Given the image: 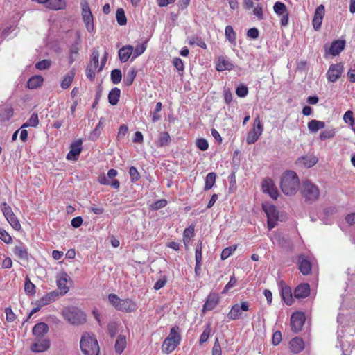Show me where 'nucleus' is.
<instances>
[{"mask_svg": "<svg viewBox=\"0 0 355 355\" xmlns=\"http://www.w3.org/2000/svg\"><path fill=\"white\" fill-rule=\"evenodd\" d=\"M299 184L300 180L296 173L287 171L281 178L280 187L285 195L292 196L298 190Z\"/></svg>", "mask_w": 355, "mask_h": 355, "instance_id": "1", "label": "nucleus"}, {"mask_svg": "<svg viewBox=\"0 0 355 355\" xmlns=\"http://www.w3.org/2000/svg\"><path fill=\"white\" fill-rule=\"evenodd\" d=\"M80 347L84 355H99V345L95 336L92 334H83Z\"/></svg>", "mask_w": 355, "mask_h": 355, "instance_id": "2", "label": "nucleus"}, {"mask_svg": "<svg viewBox=\"0 0 355 355\" xmlns=\"http://www.w3.org/2000/svg\"><path fill=\"white\" fill-rule=\"evenodd\" d=\"M108 300L117 310L124 312H133L137 309V304L130 299H120L116 294H110Z\"/></svg>", "mask_w": 355, "mask_h": 355, "instance_id": "3", "label": "nucleus"}, {"mask_svg": "<svg viewBox=\"0 0 355 355\" xmlns=\"http://www.w3.org/2000/svg\"><path fill=\"white\" fill-rule=\"evenodd\" d=\"M301 193L305 201L312 203L319 198L320 189L311 181L305 180L302 184Z\"/></svg>", "mask_w": 355, "mask_h": 355, "instance_id": "4", "label": "nucleus"}, {"mask_svg": "<svg viewBox=\"0 0 355 355\" xmlns=\"http://www.w3.org/2000/svg\"><path fill=\"white\" fill-rule=\"evenodd\" d=\"M181 336L179 328L175 327L171 329L168 336L165 338L162 344V351L165 353H171L180 344Z\"/></svg>", "mask_w": 355, "mask_h": 355, "instance_id": "5", "label": "nucleus"}, {"mask_svg": "<svg viewBox=\"0 0 355 355\" xmlns=\"http://www.w3.org/2000/svg\"><path fill=\"white\" fill-rule=\"evenodd\" d=\"M64 318L72 324H80L85 322V315L76 307L66 308L62 311Z\"/></svg>", "mask_w": 355, "mask_h": 355, "instance_id": "6", "label": "nucleus"}, {"mask_svg": "<svg viewBox=\"0 0 355 355\" xmlns=\"http://www.w3.org/2000/svg\"><path fill=\"white\" fill-rule=\"evenodd\" d=\"M263 131V125L260 120L259 115L254 119L252 128L249 131L246 137L248 144H254L261 135Z\"/></svg>", "mask_w": 355, "mask_h": 355, "instance_id": "7", "label": "nucleus"}, {"mask_svg": "<svg viewBox=\"0 0 355 355\" xmlns=\"http://www.w3.org/2000/svg\"><path fill=\"white\" fill-rule=\"evenodd\" d=\"M81 15L85 24L86 29L89 32L94 31V18L87 0H80Z\"/></svg>", "mask_w": 355, "mask_h": 355, "instance_id": "8", "label": "nucleus"}, {"mask_svg": "<svg viewBox=\"0 0 355 355\" xmlns=\"http://www.w3.org/2000/svg\"><path fill=\"white\" fill-rule=\"evenodd\" d=\"M81 15L85 24L86 29L89 32L94 31V18L87 0H80Z\"/></svg>", "mask_w": 355, "mask_h": 355, "instance_id": "9", "label": "nucleus"}, {"mask_svg": "<svg viewBox=\"0 0 355 355\" xmlns=\"http://www.w3.org/2000/svg\"><path fill=\"white\" fill-rule=\"evenodd\" d=\"M72 280L68 274L62 271L56 276V284L60 291L59 295H64L67 294L70 288Z\"/></svg>", "mask_w": 355, "mask_h": 355, "instance_id": "10", "label": "nucleus"}, {"mask_svg": "<svg viewBox=\"0 0 355 355\" xmlns=\"http://www.w3.org/2000/svg\"><path fill=\"white\" fill-rule=\"evenodd\" d=\"M338 339L339 340L340 347L343 351V355H349L352 349L355 347V340L352 335L338 334Z\"/></svg>", "mask_w": 355, "mask_h": 355, "instance_id": "11", "label": "nucleus"}, {"mask_svg": "<svg viewBox=\"0 0 355 355\" xmlns=\"http://www.w3.org/2000/svg\"><path fill=\"white\" fill-rule=\"evenodd\" d=\"M250 309V305L248 302H242L241 304H236L233 305L227 314V318L230 320H236L242 317L243 311H248Z\"/></svg>", "mask_w": 355, "mask_h": 355, "instance_id": "12", "label": "nucleus"}, {"mask_svg": "<svg viewBox=\"0 0 355 355\" xmlns=\"http://www.w3.org/2000/svg\"><path fill=\"white\" fill-rule=\"evenodd\" d=\"M263 209L267 215L268 228L270 230L275 227L278 220V211L274 205H263Z\"/></svg>", "mask_w": 355, "mask_h": 355, "instance_id": "13", "label": "nucleus"}, {"mask_svg": "<svg viewBox=\"0 0 355 355\" xmlns=\"http://www.w3.org/2000/svg\"><path fill=\"white\" fill-rule=\"evenodd\" d=\"M343 71L344 66L342 63L331 64L327 72V78L328 81L335 83L339 79Z\"/></svg>", "mask_w": 355, "mask_h": 355, "instance_id": "14", "label": "nucleus"}, {"mask_svg": "<svg viewBox=\"0 0 355 355\" xmlns=\"http://www.w3.org/2000/svg\"><path fill=\"white\" fill-rule=\"evenodd\" d=\"M50 347V340L46 338H36L31 344L30 349L35 353H40L48 350Z\"/></svg>", "mask_w": 355, "mask_h": 355, "instance_id": "15", "label": "nucleus"}, {"mask_svg": "<svg viewBox=\"0 0 355 355\" xmlns=\"http://www.w3.org/2000/svg\"><path fill=\"white\" fill-rule=\"evenodd\" d=\"M305 322V316L302 312H295L291 317V326L294 332L301 331Z\"/></svg>", "mask_w": 355, "mask_h": 355, "instance_id": "16", "label": "nucleus"}, {"mask_svg": "<svg viewBox=\"0 0 355 355\" xmlns=\"http://www.w3.org/2000/svg\"><path fill=\"white\" fill-rule=\"evenodd\" d=\"M262 189L264 193H268L273 199H277L279 196L278 190L274 182L270 178H266L263 181Z\"/></svg>", "mask_w": 355, "mask_h": 355, "instance_id": "17", "label": "nucleus"}, {"mask_svg": "<svg viewBox=\"0 0 355 355\" xmlns=\"http://www.w3.org/2000/svg\"><path fill=\"white\" fill-rule=\"evenodd\" d=\"M82 150V140L77 139L74 141L70 146V150L67 155L68 160L76 161Z\"/></svg>", "mask_w": 355, "mask_h": 355, "instance_id": "18", "label": "nucleus"}, {"mask_svg": "<svg viewBox=\"0 0 355 355\" xmlns=\"http://www.w3.org/2000/svg\"><path fill=\"white\" fill-rule=\"evenodd\" d=\"M324 15V6L320 5L317 7L314 17L312 21V24L315 30L318 31L320 28L321 24Z\"/></svg>", "mask_w": 355, "mask_h": 355, "instance_id": "19", "label": "nucleus"}, {"mask_svg": "<svg viewBox=\"0 0 355 355\" xmlns=\"http://www.w3.org/2000/svg\"><path fill=\"white\" fill-rule=\"evenodd\" d=\"M318 161V159L314 155H306L300 157L297 161V164L303 168H311Z\"/></svg>", "mask_w": 355, "mask_h": 355, "instance_id": "20", "label": "nucleus"}, {"mask_svg": "<svg viewBox=\"0 0 355 355\" xmlns=\"http://www.w3.org/2000/svg\"><path fill=\"white\" fill-rule=\"evenodd\" d=\"M234 67L233 63L228 58L220 56L217 60L216 69L218 71H230L233 69Z\"/></svg>", "mask_w": 355, "mask_h": 355, "instance_id": "21", "label": "nucleus"}, {"mask_svg": "<svg viewBox=\"0 0 355 355\" xmlns=\"http://www.w3.org/2000/svg\"><path fill=\"white\" fill-rule=\"evenodd\" d=\"M279 286L282 300L287 305H291L293 303V295L291 288L284 285L282 282H280Z\"/></svg>", "mask_w": 355, "mask_h": 355, "instance_id": "22", "label": "nucleus"}, {"mask_svg": "<svg viewBox=\"0 0 355 355\" xmlns=\"http://www.w3.org/2000/svg\"><path fill=\"white\" fill-rule=\"evenodd\" d=\"M58 291H52L42 297L38 301L37 304L40 306H43L55 301L59 297Z\"/></svg>", "mask_w": 355, "mask_h": 355, "instance_id": "23", "label": "nucleus"}, {"mask_svg": "<svg viewBox=\"0 0 355 355\" xmlns=\"http://www.w3.org/2000/svg\"><path fill=\"white\" fill-rule=\"evenodd\" d=\"M299 269L304 275H309L311 271V262L304 255L299 257Z\"/></svg>", "mask_w": 355, "mask_h": 355, "instance_id": "24", "label": "nucleus"}, {"mask_svg": "<svg viewBox=\"0 0 355 355\" xmlns=\"http://www.w3.org/2000/svg\"><path fill=\"white\" fill-rule=\"evenodd\" d=\"M218 295L216 293H211L209 295L205 304L203 305V311L214 309L218 303Z\"/></svg>", "mask_w": 355, "mask_h": 355, "instance_id": "25", "label": "nucleus"}, {"mask_svg": "<svg viewBox=\"0 0 355 355\" xmlns=\"http://www.w3.org/2000/svg\"><path fill=\"white\" fill-rule=\"evenodd\" d=\"M345 46V41L341 40H334L329 48V53L333 56L338 55Z\"/></svg>", "mask_w": 355, "mask_h": 355, "instance_id": "26", "label": "nucleus"}, {"mask_svg": "<svg viewBox=\"0 0 355 355\" xmlns=\"http://www.w3.org/2000/svg\"><path fill=\"white\" fill-rule=\"evenodd\" d=\"M133 47L131 45H126L119 50V58L122 62H125L132 55Z\"/></svg>", "mask_w": 355, "mask_h": 355, "instance_id": "27", "label": "nucleus"}, {"mask_svg": "<svg viewBox=\"0 0 355 355\" xmlns=\"http://www.w3.org/2000/svg\"><path fill=\"white\" fill-rule=\"evenodd\" d=\"M304 348V341L299 337L293 338L290 342V349L293 353L297 354L302 352Z\"/></svg>", "mask_w": 355, "mask_h": 355, "instance_id": "28", "label": "nucleus"}, {"mask_svg": "<svg viewBox=\"0 0 355 355\" xmlns=\"http://www.w3.org/2000/svg\"><path fill=\"white\" fill-rule=\"evenodd\" d=\"M48 325L44 322H40L34 326L33 334L36 338H44V336L48 333Z\"/></svg>", "mask_w": 355, "mask_h": 355, "instance_id": "29", "label": "nucleus"}, {"mask_svg": "<svg viewBox=\"0 0 355 355\" xmlns=\"http://www.w3.org/2000/svg\"><path fill=\"white\" fill-rule=\"evenodd\" d=\"M310 293V287L308 284L299 285L294 291V295L296 298H304Z\"/></svg>", "mask_w": 355, "mask_h": 355, "instance_id": "30", "label": "nucleus"}, {"mask_svg": "<svg viewBox=\"0 0 355 355\" xmlns=\"http://www.w3.org/2000/svg\"><path fill=\"white\" fill-rule=\"evenodd\" d=\"M45 7L53 10H62L66 7L64 0H49Z\"/></svg>", "mask_w": 355, "mask_h": 355, "instance_id": "31", "label": "nucleus"}, {"mask_svg": "<svg viewBox=\"0 0 355 355\" xmlns=\"http://www.w3.org/2000/svg\"><path fill=\"white\" fill-rule=\"evenodd\" d=\"M126 337L124 335L118 336L114 345L115 352L117 354H121L126 347Z\"/></svg>", "mask_w": 355, "mask_h": 355, "instance_id": "32", "label": "nucleus"}, {"mask_svg": "<svg viewBox=\"0 0 355 355\" xmlns=\"http://www.w3.org/2000/svg\"><path fill=\"white\" fill-rule=\"evenodd\" d=\"M343 119L345 123L349 125L350 128L355 134V118L354 117L353 112L352 110L345 112Z\"/></svg>", "mask_w": 355, "mask_h": 355, "instance_id": "33", "label": "nucleus"}, {"mask_svg": "<svg viewBox=\"0 0 355 355\" xmlns=\"http://www.w3.org/2000/svg\"><path fill=\"white\" fill-rule=\"evenodd\" d=\"M307 126L311 132L315 133L320 129L324 128L325 123L323 121L313 119L308 123Z\"/></svg>", "mask_w": 355, "mask_h": 355, "instance_id": "34", "label": "nucleus"}, {"mask_svg": "<svg viewBox=\"0 0 355 355\" xmlns=\"http://www.w3.org/2000/svg\"><path fill=\"white\" fill-rule=\"evenodd\" d=\"M75 76V71L73 69L69 71L63 78L61 82V87L66 89L69 87L73 80Z\"/></svg>", "mask_w": 355, "mask_h": 355, "instance_id": "35", "label": "nucleus"}, {"mask_svg": "<svg viewBox=\"0 0 355 355\" xmlns=\"http://www.w3.org/2000/svg\"><path fill=\"white\" fill-rule=\"evenodd\" d=\"M120 95H121V90L119 88L115 87V88L112 89L108 94L109 103L112 105H116L119 102Z\"/></svg>", "mask_w": 355, "mask_h": 355, "instance_id": "36", "label": "nucleus"}, {"mask_svg": "<svg viewBox=\"0 0 355 355\" xmlns=\"http://www.w3.org/2000/svg\"><path fill=\"white\" fill-rule=\"evenodd\" d=\"M14 253L17 257L21 259H26L28 255L27 248L22 243L15 247Z\"/></svg>", "mask_w": 355, "mask_h": 355, "instance_id": "37", "label": "nucleus"}, {"mask_svg": "<svg viewBox=\"0 0 355 355\" xmlns=\"http://www.w3.org/2000/svg\"><path fill=\"white\" fill-rule=\"evenodd\" d=\"M43 81L44 79L42 76H34L28 80V87L29 89H36L42 85Z\"/></svg>", "mask_w": 355, "mask_h": 355, "instance_id": "38", "label": "nucleus"}, {"mask_svg": "<svg viewBox=\"0 0 355 355\" xmlns=\"http://www.w3.org/2000/svg\"><path fill=\"white\" fill-rule=\"evenodd\" d=\"M225 35L227 40L232 44H236V33L232 26H227L225 29Z\"/></svg>", "mask_w": 355, "mask_h": 355, "instance_id": "39", "label": "nucleus"}, {"mask_svg": "<svg viewBox=\"0 0 355 355\" xmlns=\"http://www.w3.org/2000/svg\"><path fill=\"white\" fill-rule=\"evenodd\" d=\"M336 133V130L334 128H326L324 130L322 131L320 134V139L321 140H326L328 139L333 138Z\"/></svg>", "mask_w": 355, "mask_h": 355, "instance_id": "40", "label": "nucleus"}, {"mask_svg": "<svg viewBox=\"0 0 355 355\" xmlns=\"http://www.w3.org/2000/svg\"><path fill=\"white\" fill-rule=\"evenodd\" d=\"M194 236V226L191 225L186 228L183 232V241L185 245H187L191 239Z\"/></svg>", "mask_w": 355, "mask_h": 355, "instance_id": "41", "label": "nucleus"}, {"mask_svg": "<svg viewBox=\"0 0 355 355\" xmlns=\"http://www.w3.org/2000/svg\"><path fill=\"white\" fill-rule=\"evenodd\" d=\"M78 44V43H76L70 47L69 56V62L70 64L76 60L79 51Z\"/></svg>", "mask_w": 355, "mask_h": 355, "instance_id": "42", "label": "nucleus"}, {"mask_svg": "<svg viewBox=\"0 0 355 355\" xmlns=\"http://www.w3.org/2000/svg\"><path fill=\"white\" fill-rule=\"evenodd\" d=\"M216 175L215 173H209L205 179V190H209L210 189L216 182Z\"/></svg>", "mask_w": 355, "mask_h": 355, "instance_id": "43", "label": "nucleus"}, {"mask_svg": "<svg viewBox=\"0 0 355 355\" xmlns=\"http://www.w3.org/2000/svg\"><path fill=\"white\" fill-rule=\"evenodd\" d=\"M273 10L275 14L278 16L282 15L288 11L285 4L280 1H277L274 4Z\"/></svg>", "mask_w": 355, "mask_h": 355, "instance_id": "44", "label": "nucleus"}, {"mask_svg": "<svg viewBox=\"0 0 355 355\" xmlns=\"http://www.w3.org/2000/svg\"><path fill=\"white\" fill-rule=\"evenodd\" d=\"M146 47L147 46L146 42L137 45L135 49H133L132 59H135L136 58L143 54V53L146 51Z\"/></svg>", "mask_w": 355, "mask_h": 355, "instance_id": "45", "label": "nucleus"}, {"mask_svg": "<svg viewBox=\"0 0 355 355\" xmlns=\"http://www.w3.org/2000/svg\"><path fill=\"white\" fill-rule=\"evenodd\" d=\"M171 141V137L167 132H161L158 138V144L160 146H167Z\"/></svg>", "mask_w": 355, "mask_h": 355, "instance_id": "46", "label": "nucleus"}, {"mask_svg": "<svg viewBox=\"0 0 355 355\" xmlns=\"http://www.w3.org/2000/svg\"><path fill=\"white\" fill-rule=\"evenodd\" d=\"M210 334H211V325L209 323L206 325L205 329H204L203 332L200 335V337L199 339L200 345H202L204 343L207 342L210 336Z\"/></svg>", "mask_w": 355, "mask_h": 355, "instance_id": "47", "label": "nucleus"}, {"mask_svg": "<svg viewBox=\"0 0 355 355\" xmlns=\"http://www.w3.org/2000/svg\"><path fill=\"white\" fill-rule=\"evenodd\" d=\"M24 291L26 294L32 295L35 293V286L31 282L28 277H26L24 283Z\"/></svg>", "mask_w": 355, "mask_h": 355, "instance_id": "48", "label": "nucleus"}, {"mask_svg": "<svg viewBox=\"0 0 355 355\" xmlns=\"http://www.w3.org/2000/svg\"><path fill=\"white\" fill-rule=\"evenodd\" d=\"M137 75V71L135 69H130L124 78V83L130 86L133 83Z\"/></svg>", "mask_w": 355, "mask_h": 355, "instance_id": "49", "label": "nucleus"}, {"mask_svg": "<svg viewBox=\"0 0 355 355\" xmlns=\"http://www.w3.org/2000/svg\"><path fill=\"white\" fill-rule=\"evenodd\" d=\"M116 18L119 25H125L127 22V19L125 15V12L122 8H119L116 12Z\"/></svg>", "mask_w": 355, "mask_h": 355, "instance_id": "50", "label": "nucleus"}, {"mask_svg": "<svg viewBox=\"0 0 355 355\" xmlns=\"http://www.w3.org/2000/svg\"><path fill=\"white\" fill-rule=\"evenodd\" d=\"M6 220L15 230H19L21 229L20 223L15 214L10 216L7 217Z\"/></svg>", "mask_w": 355, "mask_h": 355, "instance_id": "51", "label": "nucleus"}, {"mask_svg": "<svg viewBox=\"0 0 355 355\" xmlns=\"http://www.w3.org/2000/svg\"><path fill=\"white\" fill-rule=\"evenodd\" d=\"M202 242L201 241H198L196 246V252H195V259L196 262H201L202 261Z\"/></svg>", "mask_w": 355, "mask_h": 355, "instance_id": "52", "label": "nucleus"}, {"mask_svg": "<svg viewBox=\"0 0 355 355\" xmlns=\"http://www.w3.org/2000/svg\"><path fill=\"white\" fill-rule=\"evenodd\" d=\"M122 78L120 69H114L111 72V80L114 84H118L121 82Z\"/></svg>", "mask_w": 355, "mask_h": 355, "instance_id": "53", "label": "nucleus"}, {"mask_svg": "<svg viewBox=\"0 0 355 355\" xmlns=\"http://www.w3.org/2000/svg\"><path fill=\"white\" fill-rule=\"evenodd\" d=\"M236 245H232L223 249L220 255L221 259L225 260L227 259L236 250Z\"/></svg>", "mask_w": 355, "mask_h": 355, "instance_id": "54", "label": "nucleus"}, {"mask_svg": "<svg viewBox=\"0 0 355 355\" xmlns=\"http://www.w3.org/2000/svg\"><path fill=\"white\" fill-rule=\"evenodd\" d=\"M0 239L6 244H10L12 242L11 236L4 230L0 227Z\"/></svg>", "mask_w": 355, "mask_h": 355, "instance_id": "55", "label": "nucleus"}, {"mask_svg": "<svg viewBox=\"0 0 355 355\" xmlns=\"http://www.w3.org/2000/svg\"><path fill=\"white\" fill-rule=\"evenodd\" d=\"M196 145L200 150L202 151L207 150L209 148L208 141L204 138L196 139Z\"/></svg>", "mask_w": 355, "mask_h": 355, "instance_id": "56", "label": "nucleus"}, {"mask_svg": "<svg viewBox=\"0 0 355 355\" xmlns=\"http://www.w3.org/2000/svg\"><path fill=\"white\" fill-rule=\"evenodd\" d=\"M1 208L6 218L14 214L11 207L6 202H3L1 205Z\"/></svg>", "mask_w": 355, "mask_h": 355, "instance_id": "57", "label": "nucleus"}, {"mask_svg": "<svg viewBox=\"0 0 355 355\" xmlns=\"http://www.w3.org/2000/svg\"><path fill=\"white\" fill-rule=\"evenodd\" d=\"M99 53L98 51L94 50L92 53V60L89 65H92L94 68H98Z\"/></svg>", "mask_w": 355, "mask_h": 355, "instance_id": "58", "label": "nucleus"}, {"mask_svg": "<svg viewBox=\"0 0 355 355\" xmlns=\"http://www.w3.org/2000/svg\"><path fill=\"white\" fill-rule=\"evenodd\" d=\"M248 93V89L245 85H239L236 89V94L239 97L243 98L247 96Z\"/></svg>", "mask_w": 355, "mask_h": 355, "instance_id": "59", "label": "nucleus"}, {"mask_svg": "<svg viewBox=\"0 0 355 355\" xmlns=\"http://www.w3.org/2000/svg\"><path fill=\"white\" fill-rule=\"evenodd\" d=\"M253 14L257 17L259 20L263 19L264 15L262 6L258 4L257 6H255L253 10Z\"/></svg>", "mask_w": 355, "mask_h": 355, "instance_id": "60", "label": "nucleus"}, {"mask_svg": "<svg viewBox=\"0 0 355 355\" xmlns=\"http://www.w3.org/2000/svg\"><path fill=\"white\" fill-rule=\"evenodd\" d=\"M189 44L190 45H193L194 44H196L197 46L202 48V49H207V44H205V42L202 40L200 38H194V37H192L189 40Z\"/></svg>", "mask_w": 355, "mask_h": 355, "instance_id": "61", "label": "nucleus"}, {"mask_svg": "<svg viewBox=\"0 0 355 355\" xmlns=\"http://www.w3.org/2000/svg\"><path fill=\"white\" fill-rule=\"evenodd\" d=\"M167 282V278L165 275L162 276L154 284V289L159 290L163 288Z\"/></svg>", "mask_w": 355, "mask_h": 355, "instance_id": "62", "label": "nucleus"}, {"mask_svg": "<svg viewBox=\"0 0 355 355\" xmlns=\"http://www.w3.org/2000/svg\"><path fill=\"white\" fill-rule=\"evenodd\" d=\"M27 122L31 127H37L39 124L38 114L36 113L32 114Z\"/></svg>", "mask_w": 355, "mask_h": 355, "instance_id": "63", "label": "nucleus"}, {"mask_svg": "<svg viewBox=\"0 0 355 355\" xmlns=\"http://www.w3.org/2000/svg\"><path fill=\"white\" fill-rule=\"evenodd\" d=\"M51 65V61L49 60H43L36 63L35 67L40 70L48 69Z\"/></svg>", "mask_w": 355, "mask_h": 355, "instance_id": "64", "label": "nucleus"}]
</instances>
